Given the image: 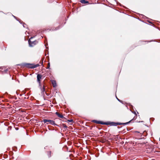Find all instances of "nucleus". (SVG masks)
Masks as SVG:
<instances>
[{"instance_id": "f257e3e1", "label": "nucleus", "mask_w": 160, "mask_h": 160, "mask_svg": "<svg viewBox=\"0 0 160 160\" xmlns=\"http://www.w3.org/2000/svg\"><path fill=\"white\" fill-rule=\"evenodd\" d=\"M20 65L31 68H34L38 67L39 66V65L38 64L34 65L33 64H30L29 63H23L21 64Z\"/></svg>"}, {"instance_id": "f03ea898", "label": "nucleus", "mask_w": 160, "mask_h": 160, "mask_svg": "<svg viewBox=\"0 0 160 160\" xmlns=\"http://www.w3.org/2000/svg\"><path fill=\"white\" fill-rule=\"evenodd\" d=\"M43 121L45 123L47 122H48V123H47V124L49 123L52 125L57 126L58 127H59V126L58 125H57L55 123V122L54 121L51 120L44 119H43Z\"/></svg>"}, {"instance_id": "7ed1b4c3", "label": "nucleus", "mask_w": 160, "mask_h": 160, "mask_svg": "<svg viewBox=\"0 0 160 160\" xmlns=\"http://www.w3.org/2000/svg\"><path fill=\"white\" fill-rule=\"evenodd\" d=\"M32 38H33L31 37L28 40V43L30 47H33L38 43V41L36 40L32 41L31 40Z\"/></svg>"}, {"instance_id": "20e7f679", "label": "nucleus", "mask_w": 160, "mask_h": 160, "mask_svg": "<svg viewBox=\"0 0 160 160\" xmlns=\"http://www.w3.org/2000/svg\"><path fill=\"white\" fill-rule=\"evenodd\" d=\"M39 86L40 87V88L41 90V91L42 93V95H44V92L45 91V87L44 86H43V87L42 88V86L40 84H39Z\"/></svg>"}, {"instance_id": "39448f33", "label": "nucleus", "mask_w": 160, "mask_h": 160, "mask_svg": "<svg viewBox=\"0 0 160 160\" xmlns=\"http://www.w3.org/2000/svg\"><path fill=\"white\" fill-rule=\"evenodd\" d=\"M42 76L40 74H38L37 76V81L38 83L40 84V79H41Z\"/></svg>"}, {"instance_id": "423d86ee", "label": "nucleus", "mask_w": 160, "mask_h": 160, "mask_svg": "<svg viewBox=\"0 0 160 160\" xmlns=\"http://www.w3.org/2000/svg\"><path fill=\"white\" fill-rule=\"evenodd\" d=\"M108 125H110L111 126H117V122H108Z\"/></svg>"}, {"instance_id": "0eeeda50", "label": "nucleus", "mask_w": 160, "mask_h": 160, "mask_svg": "<svg viewBox=\"0 0 160 160\" xmlns=\"http://www.w3.org/2000/svg\"><path fill=\"white\" fill-rule=\"evenodd\" d=\"M56 114L60 118H62L63 119H65L66 118L64 117L62 115L59 113L58 112H56Z\"/></svg>"}, {"instance_id": "6e6552de", "label": "nucleus", "mask_w": 160, "mask_h": 160, "mask_svg": "<svg viewBox=\"0 0 160 160\" xmlns=\"http://www.w3.org/2000/svg\"><path fill=\"white\" fill-rule=\"evenodd\" d=\"M132 120H133V119H132V120H130L129 122H126V123H119V122H117V126L118 125H126L128 124Z\"/></svg>"}, {"instance_id": "1a4fd4ad", "label": "nucleus", "mask_w": 160, "mask_h": 160, "mask_svg": "<svg viewBox=\"0 0 160 160\" xmlns=\"http://www.w3.org/2000/svg\"><path fill=\"white\" fill-rule=\"evenodd\" d=\"M52 83L54 87H55L56 86L57 84L55 81L52 80Z\"/></svg>"}, {"instance_id": "9d476101", "label": "nucleus", "mask_w": 160, "mask_h": 160, "mask_svg": "<svg viewBox=\"0 0 160 160\" xmlns=\"http://www.w3.org/2000/svg\"><path fill=\"white\" fill-rule=\"evenodd\" d=\"M80 2L82 3L83 4H86L88 3V1H87L86 0H81Z\"/></svg>"}, {"instance_id": "9b49d317", "label": "nucleus", "mask_w": 160, "mask_h": 160, "mask_svg": "<svg viewBox=\"0 0 160 160\" xmlns=\"http://www.w3.org/2000/svg\"><path fill=\"white\" fill-rule=\"evenodd\" d=\"M99 124H101L102 125H108V122H103L102 121H100Z\"/></svg>"}, {"instance_id": "f8f14e48", "label": "nucleus", "mask_w": 160, "mask_h": 160, "mask_svg": "<svg viewBox=\"0 0 160 160\" xmlns=\"http://www.w3.org/2000/svg\"><path fill=\"white\" fill-rule=\"evenodd\" d=\"M0 69L1 72H4L5 73H6L8 70V69H6L4 70L3 71H2V70L3 69V68H2L1 67Z\"/></svg>"}, {"instance_id": "ddd939ff", "label": "nucleus", "mask_w": 160, "mask_h": 160, "mask_svg": "<svg viewBox=\"0 0 160 160\" xmlns=\"http://www.w3.org/2000/svg\"><path fill=\"white\" fill-rule=\"evenodd\" d=\"M100 121H97V120H95L92 121V122H94L96 123H97V124H99Z\"/></svg>"}, {"instance_id": "4468645a", "label": "nucleus", "mask_w": 160, "mask_h": 160, "mask_svg": "<svg viewBox=\"0 0 160 160\" xmlns=\"http://www.w3.org/2000/svg\"><path fill=\"white\" fill-rule=\"evenodd\" d=\"M51 151L48 152L47 155H48V158H50L51 157Z\"/></svg>"}, {"instance_id": "2eb2a0df", "label": "nucleus", "mask_w": 160, "mask_h": 160, "mask_svg": "<svg viewBox=\"0 0 160 160\" xmlns=\"http://www.w3.org/2000/svg\"><path fill=\"white\" fill-rule=\"evenodd\" d=\"M50 63L49 62L48 63V66L47 68V69H49L50 68Z\"/></svg>"}, {"instance_id": "dca6fc26", "label": "nucleus", "mask_w": 160, "mask_h": 160, "mask_svg": "<svg viewBox=\"0 0 160 160\" xmlns=\"http://www.w3.org/2000/svg\"><path fill=\"white\" fill-rule=\"evenodd\" d=\"M62 126L64 128H66L67 127V126L64 124H62Z\"/></svg>"}, {"instance_id": "f3484780", "label": "nucleus", "mask_w": 160, "mask_h": 160, "mask_svg": "<svg viewBox=\"0 0 160 160\" xmlns=\"http://www.w3.org/2000/svg\"><path fill=\"white\" fill-rule=\"evenodd\" d=\"M68 122H73V120L72 119H70V120H68Z\"/></svg>"}, {"instance_id": "a211bd4d", "label": "nucleus", "mask_w": 160, "mask_h": 160, "mask_svg": "<svg viewBox=\"0 0 160 160\" xmlns=\"http://www.w3.org/2000/svg\"><path fill=\"white\" fill-rule=\"evenodd\" d=\"M58 29H59V28L58 27H57L56 28H55V29H53L52 30L53 31V30H57Z\"/></svg>"}, {"instance_id": "6ab92c4d", "label": "nucleus", "mask_w": 160, "mask_h": 160, "mask_svg": "<svg viewBox=\"0 0 160 160\" xmlns=\"http://www.w3.org/2000/svg\"><path fill=\"white\" fill-rule=\"evenodd\" d=\"M116 98L120 102H121V101H121L120 100H119V99H118L117 97V96H116Z\"/></svg>"}, {"instance_id": "aec40b11", "label": "nucleus", "mask_w": 160, "mask_h": 160, "mask_svg": "<svg viewBox=\"0 0 160 160\" xmlns=\"http://www.w3.org/2000/svg\"><path fill=\"white\" fill-rule=\"evenodd\" d=\"M23 23V27H24V28H25V27H25V26L24 25V24H24V23Z\"/></svg>"}, {"instance_id": "412c9836", "label": "nucleus", "mask_w": 160, "mask_h": 160, "mask_svg": "<svg viewBox=\"0 0 160 160\" xmlns=\"http://www.w3.org/2000/svg\"><path fill=\"white\" fill-rule=\"evenodd\" d=\"M12 16H13V17H14V18H16V17L15 16H13V15H12Z\"/></svg>"}, {"instance_id": "4be33fe9", "label": "nucleus", "mask_w": 160, "mask_h": 160, "mask_svg": "<svg viewBox=\"0 0 160 160\" xmlns=\"http://www.w3.org/2000/svg\"><path fill=\"white\" fill-rule=\"evenodd\" d=\"M0 105H1V108H2L3 107L1 106L2 105V103H1Z\"/></svg>"}, {"instance_id": "5701e85b", "label": "nucleus", "mask_w": 160, "mask_h": 160, "mask_svg": "<svg viewBox=\"0 0 160 160\" xmlns=\"http://www.w3.org/2000/svg\"><path fill=\"white\" fill-rule=\"evenodd\" d=\"M47 147H45L44 148V149H46V148Z\"/></svg>"}, {"instance_id": "b1692460", "label": "nucleus", "mask_w": 160, "mask_h": 160, "mask_svg": "<svg viewBox=\"0 0 160 160\" xmlns=\"http://www.w3.org/2000/svg\"><path fill=\"white\" fill-rule=\"evenodd\" d=\"M19 22L20 23H22L20 21H19Z\"/></svg>"}, {"instance_id": "393cba45", "label": "nucleus", "mask_w": 160, "mask_h": 160, "mask_svg": "<svg viewBox=\"0 0 160 160\" xmlns=\"http://www.w3.org/2000/svg\"><path fill=\"white\" fill-rule=\"evenodd\" d=\"M134 113L136 114V113L135 112H134Z\"/></svg>"}]
</instances>
